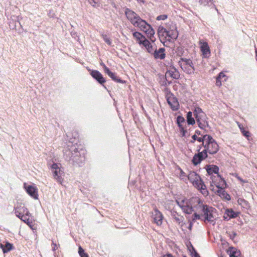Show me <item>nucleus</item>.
<instances>
[{
    "label": "nucleus",
    "mask_w": 257,
    "mask_h": 257,
    "mask_svg": "<svg viewBox=\"0 0 257 257\" xmlns=\"http://www.w3.org/2000/svg\"><path fill=\"white\" fill-rule=\"evenodd\" d=\"M127 19L134 25L135 22L138 21L140 17L135 12L128 8H126L124 11Z\"/></svg>",
    "instance_id": "obj_11"
},
{
    "label": "nucleus",
    "mask_w": 257,
    "mask_h": 257,
    "mask_svg": "<svg viewBox=\"0 0 257 257\" xmlns=\"http://www.w3.org/2000/svg\"><path fill=\"white\" fill-rule=\"evenodd\" d=\"M195 118H196L198 126L201 130H205L206 127L210 128L208 122L207 120L208 118L205 113H202L199 116Z\"/></svg>",
    "instance_id": "obj_9"
},
{
    "label": "nucleus",
    "mask_w": 257,
    "mask_h": 257,
    "mask_svg": "<svg viewBox=\"0 0 257 257\" xmlns=\"http://www.w3.org/2000/svg\"><path fill=\"white\" fill-rule=\"evenodd\" d=\"M167 17H168V16L167 15H165V14L161 15L158 16L157 17L156 20L158 21L165 20L167 18Z\"/></svg>",
    "instance_id": "obj_45"
},
{
    "label": "nucleus",
    "mask_w": 257,
    "mask_h": 257,
    "mask_svg": "<svg viewBox=\"0 0 257 257\" xmlns=\"http://www.w3.org/2000/svg\"><path fill=\"white\" fill-rule=\"evenodd\" d=\"M64 157L69 164L76 167L82 166L85 161L84 151L77 148L75 145L72 146L69 150L65 151Z\"/></svg>",
    "instance_id": "obj_1"
},
{
    "label": "nucleus",
    "mask_w": 257,
    "mask_h": 257,
    "mask_svg": "<svg viewBox=\"0 0 257 257\" xmlns=\"http://www.w3.org/2000/svg\"><path fill=\"white\" fill-rule=\"evenodd\" d=\"M134 26L139 27L140 30L144 31L151 42L154 43L156 41V38L154 36L155 32L151 25L149 24L145 20H143L140 17L138 21L135 22Z\"/></svg>",
    "instance_id": "obj_3"
},
{
    "label": "nucleus",
    "mask_w": 257,
    "mask_h": 257,
    "mask_svg": "<svg viewBox=\"0 0 257 257\" xmlns=\"http://www.w3.org/2000/svg\"><path fill=\"white\" fill-rule=\"evenodd\" d=\"M167 74H168L171 78L175 79H178L180 78L179 72L173 66L171 67L170 70H167L165 76H166Z\"/></svg>",
    "instance_id": "obj_21"
},
{
    "label": "nucleus",
    "mask_w": 257,
    "mask_h": 257,
    "mask_svg": "<svg viewBox=\"0 0 257 257\" xmlns=\"http://www.w3.org/2000/svg\"><path fill=\"white\" fill-rule=\"evenodd\" d=\"M185 119L182 115H178L176 118V123L177 125H182V123L185 122Z\"/></svg>",
    "instance_id": "obj_38"
},
{
    "label": "nucleus",
    "mask_w": 257,
    "mask_h": 257,
    "mask_svg": "<svg viewBox=\"0 0 257 257\" xmlns=\"http://www.w3.org/2000/svg\"><path fill=\"white\" fill-rule=\"evenodd\" d=\"M180 169V176L181 177H185V176H186V174L184 172H183V171Z\"/></svg>",
    "instance_id": "obj_61"
},
{
    "label": "nucleus",
    "mask_w": 257,
    "mask_h": 257,
    "mask_svg": "<svg viewBox=\"0 0 257 257\" xmlns=\"http://www.w3.org/2000/svg\"><path fill=\"white\" fill-rule=\"evenodd\" d=\"M148 40L145 36H144V37L142 38V39H140L139 40H138V43L140 45H143L144 47L146 44L147 42H148Z\"/></svg>",
    "instance_id": "obj_42"
},
{
    "label": "nucleus",
    "mask_w": 257,
    "mask_h": 257,
    "mask_svg": "<svg viewBox=\"0 0 257 257\" xmlns=\"http://www.w3.org/2000/svg\"><path fill=\"white\" fill-rule=\"evenodd\" d=\"M187 246L188 248V247H190V249H191V250H192L193 249V248H195L190 242H189V245H187Z\"/></svg>",
    "instance_id": "obj_63"
},
{
    "label": "nucleus",
    "mask_w": 257,
    "mask_h": 257,
    "mask_svg": "<svg viewBox=\"0 0 257 257\" xmlns=\"http://www.w3.org/2000/svg\"><path fill=\"white\" fill-rule=\"evenodd\" d=\"M225 76L226 75L223 72H221L218 74L216 78L221 80L222 78L225 77Z\"/></svg>",
    "instance_id": "obj_51"
},
{
    "label": "nucleus",
    "mask_w": 257,
    "mask_h": 257,
    "mask_svg": "<svg viewBox=\"0 0 257 257\" xmlns=\"http://www.w3.org/2000/svg\"><path fill=\"white\" fill-rule=\"evenodd\" d=\"M15 214L18 218L27 224L30 223L29 220L30 213L26 207L20 206L15 208Z\"/></svg>",
    "instance_id": "obj_6"
},
{
    "label": "nucleus",
    "mask_w": 257,
    "mask_h": 257,
    "mask_svg": "<svg viewBox=\"0 0 257 257\" xmlns=\"http://www.w3.org/2000/svg\"><path fill=\"white\" fill-rule=\"evenodd\" d=\"M181 62H183L184 63V64L186 66H188L190 67V68L188 69V73L189 74H191L192 73H194V71H195V68L194 67L193 63L191 60L190 59H187L185 58H182L181 57L180 58V61H179V63L180 64V66L181 68H182V65Z\"/></svg>",
    "instance_id": "obj_18"
},
{
    "label": "nucleus",
    "mask_w": 257,
    "mask_h": 257,
    "mask_svg": "<svg viewBox=\"0 0 257 257\" xmlns=\"http://www.w3.org/2000/svg\"><path fill=\"white\" fill-rule=\"evenodd\" d=\"M205 168L207 171V173L208 175H211L212 174H215L217 175H219V167L214 165H207Z\"/></svg>",
    "instance_id": "obj_23"
},
{
    "label": "nucleus",
    "mask_w": 257,
    "mask_h": 257,
    "mask_svg": "<svg viewBox=\"0 0 257 257\" xmlns=\"http://www.w3.org/2000/svg\"><path fill=\"white\" fill-rule=\"evenodd\" d=\"M191 138L192 140L190 141V143L193 144L194 143L195 141H198V137L197 136L196 134H194L193 136H192Z\"/></svg>",
    "instance_id": "obj_47"
},
{
    "label": "nucleus",
    "mask_w": 257,
    "mask_h": 257,
    "mask_svg": "<svg viewBox=\"0 0 257 257\" xmlns=\"http://www.w3.org/2000/svg\"><path fill=\"white\" fill-rule=\"evenodd\" d=\"M78 253L80 257H89L88 253L85 252L84 249L80 245L78 247Z\"/></svg>",
    "instance_id": "obj_33"
},
{
    "label": "nucleus",
    "mask_w": 257,
    "mask_h": 257,
    "mask_svg": "<svg viewBox=\"0 0 257 257\" xmlns=\"http://www.w3.org/2000/svg\"><path fill=\"white\" fill-rule=\"evenodd\" d=\"M204 149L201 151L202 153H203L205 155V157H208L207 153H209V144H207L205 143H204Z\"/></svg>",
    "instance_id": "obj_41"
},
{
    "label": "nucleus",
    "mask_w": 257,
    "mask_h": 257,
    "mask_svg": "<svg viewBox=\"0 0 257 257\" xmlns=\"http://www.w3.org/2000/svg\"><path fill=\"white\" fill-rule=\"evenodd\" d=\"M167 101L173 111H176L179 109V104L177 98L171 93L170 95L167 98Z\"/></svg>",
    "instance_id": "obj_12"
},
{
    "label": "nucleus",
    "mask_w": 257,
    "mask_h": 257,
    "mask_svg": "<svg viewBox=\"0 0 257 257\" xmlns=\"http://www.w3.org/2000/svg\"><path fill=\"white\" fill-rule=\"evenodd\" d=\"M225 188L220 187L215 191V193L219 195L222 199L227 201L231 199L230 196L225 191Z\"/></svg>",
    "instance_id": "obj_19"
},
{
    "label": "nucleus",
    "mask_w": 257,
    "mask_h": 257,
    "mask_svg": "<svg viewBox=\"0 0 257 257\" xmlns=\"http://www.w3.org/2000/svg\"><path fill=\"white\" fill-rule=\"evenodd\" d=\"M179 128V131H180V133L183 132V131H186V130L185 129V128L183 126V125H177Z\"/></svg>",
    "instance_id": "obj_55"
},
{
    "label": "nucleus",
    "mask_w": 257,
    "mask_h": 257,
    "mask_svg": "<svg viewBox=\"0 0 257 257\" xmlns=\"http://www.w3.org/2000/svg\"><path fill=\"white\" fill-rule=\"evenodd\" d=\"M206 140V137H205V135H203L202 137H198V142L200 143H205Z\"/></svg>",
    "instance_id": "obj_49"
},
{
    "label": "nucleus",
    "mask_w": 257,
    "mask_h": 257,
    "mask_svg": "<svg viewBox=\"0 0 257 257\" xmlns=\"http://www.w3.org/2000/svg\"><path fill=\"white\" fill-rule=\"evenodd\" d=\"M205 137H206L205 143L207 144H211L216 141L210 135H205Z\"/></svg>",
    "instance_id": "obj_35"
},
{
    "label": "nucleus",
    "mask_w": 257,
    "mask_h": 257,
    "mask_svg": "<svg viewBox=\"0 0 257 257\" xmlns=\"http://www.w3.org/2000/svg\"><path fill=\"white\" fill-rule=\"evenodd\" d=\"M204 143H202V144L198 146L197 147V151L199 153V152H200V150L202 148V147H204Z\"/></svg>",
    "instance_id": "obj_57"
},
{
    "label": "nucleus",
    "mask_w": 257,
    "mask_h": 257,
    "mask_svg": "<svg viewBox=\"0 0 257 257\" xmlns=\"http://www.w3.org/2000/svg\"><path fill=\"white\" fill-rule=\"evenodd\" d=\"M150 42H151L150 40H148V42H147L144 46V47L146 48L147 52L152 55L155 48L154 47L153 45Z\"/></svg>",
    "instance_id": "obj_31"
},
{
    "label": "nucleus",
    "mask_w": 257,
    "mask_h": 257,
    "mask_svg": "<svg viewBox=\"0 0 257 257\" xmlns=\"http://www.w3.org/2000/svg\"><path fill=\"white\" fill-rule=\"evenodd\" d=\"M216 86H219L221 85V80L216 78Z\"/></svg>",
    "instance_id": "obj_56"
},
{
    "label": "nucleus",
    "mask_w": 257,
    "mask_h": 257,
    "mask_svg": "<svg viewBox=\"0 0 257 257\" xmlns=\"http://www.w3.org/2000/svg\"><path fill=\"white\" fill-rule=\"evenodd\" d=\"M171 83H172L171 81H168V80L167 79V76H165V80L163 82V84H162V85L167 86L170 85V84H171Z\"/></svg>",
    "instance_id": "obj_48"
},
{
    "label": "nucleus",
    "mask_w": 257,
    "mask_h": 257,
    "mask_svg": "<svg viewBox=\"0 0 257 257\" xmlns=\"http://www.w3.org/2000/svg\"><path fill=\"white\" fill-rule=\"evenodd\" d=\"M105 73L114 81L124 84L126 82L125 80L121 79L119 76H117L115 73L111 72L110 69L107 67L105 66Z\"/></svg>",
    "instance_id": "obj_15"
},
{
    "label": "nucleus",
    "mask_w": 257,
    "mask_h": 257,
    "mask_svg": "<svg viewBox=\"0 0 257 257\" xmlns=\"http://www.w3.org/2000/svg\"><path fill=\"white\" fill-rule=\"evenodd\" d=\"M89 71H90V74L92 77L99 84L103 86L106 88V87L104 85L106 80L101 73L99 71L96 70H89Z\"/></svg>",
    "instance_id": "obj_10"
},
{
    "label": "nucleus",
    "mask_w": 257,
    "mask_h": 257,
    "mask_svg": "<svg viewBox=\"0 0 257 257\" xmlns=\"http://www.w3.org/2000/svg\"><path fill=\"white\" fill-rule=\"evenodd\" d=\"M239 214V212L234 211L232 208H227L225 210L223 219L228 221L231 218H235Z\"/></svg>",
    "instance_id": "obj_17"
},
{
    "label": "nucleus",
    "mask_w": 257,
    "mask_h": 257,
    "mask_svg": "<svg viewBox=\"0 0 257 257\" xmlns=\"http://www.w3.org/2000/svg\"><path fill=\"white\" fill-rule=\"evenodd\" d=\"M200 51L204 58H208L210 55V50L207 43H204L200 46Z\"/></svg>",
    "instance_id": "obj_20"
},
{
    "label": "nucleus",
    "mask_w": 257,
    "mask_h": 257,
    "mask_svg": "<svg viewBox=\"0 0 257 257\" xmlns=\"http://www.w3.org/2000/svg\"><path fill=\"white\" fill-rule=\"evenodd\" d=\"M102 37L104 41L108 45L111 46L112 44L111 40L105 34H102Z\"/></svg>",
    "instance_id": "obj_37"
},
{
    "label": "nucleus",
    "mask_w": 257,
    "mask_h": 257,
    "mask_svg": "<svg viewBox=\"0 0 257 257\" xmlns=\"http://www.w3.org/2000/svg\"><path fill=\"white\" fill-rule=\"evenodd\" d=\"M155 214L153 215L154 222L158 225H161L162 224L163 216L162 213L157 208L154 209Z\"/></svg>",
    "instance_id": "obj_22"
},
{
    "label": "nucleus",
    "mask_w": 257,
    "mask_h": 257,
    "mask_svg": "<svg viewBox=\"0 0 257 257\" xmlns=\"http://www.w3.org/2000/svg\"><path fill=\"white\" fill-rule=\"evenodd\" d=\"M219 179V177L218 176V175H217V176L214 177L213 180L211 182L213 183L215 185V184L218 183Z\"/></svg>",
    "instance_id": "obj_52"
},
{
    "label": "nucleus",
    "mask_w": 257,
    "mask_h": 257,
    "mask_svg": "<svg viewBox=\"0 0 257 257\" xmlns=\"http://www.w3.org/2000/svg\"><path fill=\"white\" fill-rule=\"evenodd\" d=\"M173 218L175 220L176 222H177L178 223H180L181 221H182V218H183L182 216L181 217V218H179V217H178L176 216H174Z\"/></svg>",
    "instance_id": "obj_53"
},
{
    "label": "nucleus",
    "mask_w": 257,
    "mask_h": 257,
    "mask_svg": "<svg viewBox=\"0 0 257 257\" xmlns=\"http://www.w3.org/2000/svg\"><path fill=\"white\" fill-rule=\"evenodd\" d=\"M51 168L52 169V172L54 179L56 180L58 182L62 184L63 181V179L62 177V175L64 174V172L61 171L58 165L56 163L52 164Z\"/></svg>",
    "instance_id": "obj_7"
},
{
    "label": "nucleus",
    "mask_w": 257,
    "mask_h": 257,
    "mask_svg": "<svg viewBox=\"0 0 257 257\" xmlns=\"http://www.w3.org/2000/svg\"><path fill=\"white\" fill-rule=\"evenodd\" d=\"M184 52V49L182 47H177L175 49V53L179 57H181L183 55Z\"/></svg>",
    "instance_id": "obj_34"
},
{
    "label": "nucleus",
    "mask_w": 257,
    "mask_h": 257,
    "mask_svg": "<svg viewBox=\"0 0 257 257\" xmlns=\"http://www.w3.org/2000/svg\"><path fill=\"white\" fill-rule=\"evenodd\" d=\"M194 212V213H193V214L192 216V221H195V220H196L197 219H200V217L202 216L201 213H200V214L196 212V211H195V210Z\"/></svg>",
    "instance_id": "obj_39"
},
{
    "label": "nucleus",
    "mask_w": 257,
    "mask_h": 257,
    "mask_svg": "<svg viewBox=\"0 0 257 257\" xmlns=\"http://www.w3.org/2000/svg\"><path fill=\"white\" fill-rule=\"evenodd\" d=\"M195 187L197 188L198 190H200L201 193L203 195L206 196L208 194V191H207L206 186L203 180H201L200 181L199 184L198 185H197Z\"/></svg>",
    "instance_id": "obj_26"
},
{
    "label": "nucleus",
    "mask_w": 257,
    "mask_h": 257,
    "mask_svg": "<svg viewBox=\"0 0 257 257\" xmlns=\"http://www.w3.org/2000/svg\"><path fill=\"white\" fill-rule=\"evenodd\" d=\"M214 185H215L213 183L210 182V189L215 193V191L217 190V188L215 189L214 187Z\"/></svg>",
    "instance_id": "obj_54"
},
{
    "label": "nucleus",
    "mask_w": 257,
    "mask_h": 257,
    "mask_svg": "<svg viewBox=\"0 0 257 257\" xmlns=\"http://www.w3.org/2000/svg\"><path fill=\"white\" fill-rule=\"evenodd\" d=\"M24 187L26 192L33 198L38 199V190L34 185H27L26 183L24 184Z\"/></svg>",
    "instance_id": "obj_8"
},
{
    "label": "nucleus",
    "mask_w": 257,
    "mask_h": 257,
    "mask_svg": "<svg viewBox=\"0 0 257 257\" xmlns=\"http://www.w3.org/2000/svg\"><path fill=\"white\" fill-rule=\"evenodd\" d=\"M187 177L195 187L199 184L201 180H202L200 176L194 171H190Z\"/></svg>",
    "instance_id": "obj_13"
},
{
    "label": "nucleus",
    "mask_w": 257,
    "mask_h": 257,
    "mask_svg": "<svg viewBox=\"0 0 257 257\" xmlns=\"http://www.w3.org/2000/svg\"><path fill=\"white\" fill-rule=\"evenodd\" d=\"M186 121L188 125H193L195 123V120L192 117V112L188 111L186 114Z\"/></svg>",
    "instance_id": "obj_29"
},
{
    "label": "nucleus",
    "mask_w": 257,
    "mask_h": 257,
    "mask_svg": "<svg viewBox=\"0 0 257 257\" xmlns=\"http://www.w3.org/2000/svg\"><path fill=\"white\" fill-rule=\"evenodd\" d=\"M209 154L210 155H214L218 151L219 146L215 141L209 144Z\"/></svg>",
    "instance_id": "obj_25"
},
{
    "label": "nucleus",
    "mask_w": 257,
    "mask_h": 257,
    "mask_svg": "<svg viewBox=\"0 0 257 257\" xmlns=\"http://www.w3.org/2000/svg\"><path fill=\"white\" fill-rule=\"evenodd\" d=\"M226 233L228 234L230 238L232 240H233L237 235V234L235 232H233L232 233H230L229 231H226Z\"/></svg>",
    "instance_id": "obj_46"
},
{
    "label": "nucleus",
    "mask_w": 257,
    "mask_h": 257,
    "mask_svg": "<svg viewBox=\"0 0 257 257\" xmlns=\"http://www.w3.org/2000/svg\"><path fill=\"white\" fill-rule=\"evenodd\" d=\"M196 198H192L185 202V199L181 201L176 200L177 204L182 209V211L186 214H190L194 211V206L196 203L195 200Z\"/></svg>",
    "instance_id": "obj_4"
},
{
    "label": "nucleus",
    "mask_w": 257,
    "mask_h": 257,
    "mask_svg": "<svg viewBox=\"0 0 257 257\" xmlns=\"http://www.w3.org/2000/svg\"><path fill=\"white\" fill-rule=\"evenodd\" d=\"M89 3L93 7H97L98 6V0H88Z\"/></svg>",
    "instance_id": "obj_43"
},
{
    "label": "nucleus",
    "mask_w": 257,
    "mask_h": 257,
    "mask_svg": "<svg viewBox=\"0 0 257 257\" xmlns=\"http://www.w3.org/2000/svg\"><path fill=\"white\" fill-rule=\"evenodd\" d=\"M0 248L2 249L4 253H6L14 249V247L12 243L6 241L3 243H0Z\"/></svg>",
    "instance_id": "obj_24"
},
{
    "label": "nucleus",
    "mask_w": 257,
    "mask_h": 257,
    "mask_svg": "<svg viewBox=\"0 0 257 257\" xmlns=\"http://www.w3.org/2000/svg\"><path fill=\"white\" fill-rule=\"evenodd\" d=\"M187 133V130H186L185 131H183V132L180 133L182 137H185L186 136V134Z\"/></svg>",
    "instance_id": "obj_60"
},
{
    "label": "nucleus",
    "mask_w": 257,
    "mask_h": 257,
    "mask_svg": "<svg viewBox=\"0 0 257 257\" xmlns=\"http://www.w3.org/2000/svg\"><path fill=\"white\" fill-rule=\"evenodd\" d=\"M218 176L219 177V179L218 180V183L215 184V186L217 189L220 187L226 188L227 185L224 178L221 177L220 174H219Z\"/></svg>",
    "instance_id": "obj_27"
},
{
    "label": "nucleus",
    "mask_w": 257,
    "mask_h": 257,
    "mask_svg": "<svg viewBox=\"0 0 257 257\" xmlns=\"http://www.w3.org/2000/svg\"><path fill=\"white\" fill-rule=\"evenodd\" d=\"M236 178L239 180L240 182H242V183H246L247 182V181L243 180L241 177H240L239 176H238L237 175H236Z\"/></svg>",
    "instance_id": "obj_58"
},
{
    "label": "nucleus",
    "mask_w": 257,
    "mask_h": 257,
    "mask_svg": "<svg viewBox=\"0 0 257 257\" xmlns=\"http://www.w3.org/2000/svg\"><path fill=\"white\" fill-rule=\"evenodd\" d=\"M155 49H154L152 55L155 59L163 60L166 57L165 49L164 48H160L157 49V46L155 45Z\"/></svg>",
    "instance_id": "obj_14"
},
{
    "label": "nucleus",
    "mask_w": 257,
    "mask_h": 257,
    "mask_svg": "<svg viewBox=\"0 0 257 257\" xmlns=\"http://www.w3.org/2000/svg\"><path fill=\"white\" fill-rule=\"evenodd\" d=\"M199 3L201 5L203 6H208L209 7H212L211 8H215V9L218 11L215 5L213 3V0H199Z\"/></svg>",
    "instance_id": "obj_28"
},
{
    "label": "nucleus",
    "mask_w": 257,
    "mask_h": 257,
    "mask_svg": "<svg viewBox=\"0 0 257 257\" xmlns=\"http://www.w3.org/2000/svg\"><path fill=\"white\" fill-rule=\"evenodd\" d=\"M237 202L239 204L241 205L242 204L244 203L245 204H246L247 201L245 200L244 199L242 198H239L237 200Z\"/></svg>",
    "instance_id": "obj_50"
},
{
    "label": "nucleus",
    "mask_w": 257,
    "mask_h": 257,
    "mask_svg": "<svg viewBox=\"0 0 257 257\" xmlns=\"http://www.w3.org/2000/svg\"><path fill=\"white\" fill-rule=\"evenodd\" d=\"M202 113H205L204 112H203L202 109L199 107H195L194 110H193V114L195 117H197L198 116H199V115H201Z\"/></svg>",
    "instance_id": "obj_32"
},
{
    "label": "nucleus",
    "mask_w": 257,
    "mask_h": 257,
    "mask_svg": "<svg viewBox=\"0 0 257 257\" xmlns=\"http://www.w3.org/2000/svg\"><path fill=\"white\" fill-rule=\"evenodd\" d=\"M195 201H196V203L193 207L194 211L195 210L201 213V216H203V219L202 220L205 223L209 222L214 224L215 221L213 213L216 211V209L209 205H204L199 198H196Z\"/></svg>",
    "instance_id": "obj_2"
},
{
    "label": "nucleus",
    "mask_w": 257,
    "mask_h": 257,
    "mask_svg": "<svg viewBox=\"0 0 257 257\" xmlns=\"http://www.w3.org/2000/svg\"><path fill=\"white\" fill-rule=\"evenodd\" d=\"M239 127L240 128V130H241V132L242 135L244 137L248 138L250 136V133L248 131L244 130L243 128H241L240 126H239Z\"/></svg>",
    "instance_id": "obj_44"
},
{
    "label": "nucleus",
    "mask_w": 257,
    "mask_h": 257,
    "mask_svg": "<svg viewBox=\"0 0 257 257\" xmlns=\"http://www.w3.org/2000/svg\"><path fill=\"white\" fill-rule=\"evenodd\" d=\"M188 250L190 252L191 257H200L199 254L197 252L195 248H193L192 250H191L190 247H188Z\"/></svg>",
    "instance_id": "obj_40"
},
{
    "label": "nucleus",
    "mask_w": 257,
    "mask_h": 257,
    "mask_svg": "<svg viewBox=\"0 0 257 257\" xmlns=\"http://www.w3.org/2000/svg\"><path fill=\"white\" fill-rule=\"evenodd\" d=\"M163 257H174V256L170 253H167L164 255Z\"/></svg>",
    "instance_id": "obj_62"
},
{
    "label": "nucleus",
    "mask_w": 257,
    "mask_h": 257,
    "mask_svg": "<svg viewBox=\"0 0 257 257\" xmlns=\"http://www.w3.org/2000/svg\"><path fill=\"white\" fill-rule=\"evenodd\" d=\"M189 226H188V229L189 230H191L192 229V226H193L192 221H189Z\"/></svg>",
    "instance_id": "obj_59"
},
{
    "label": "nucleus",
    "mask_w": 257,
    "mask_h": 257,
    "mask_svg": "<svg viewBox=\"0 0 257 257\" xmlns=\"http://www.w3.org/2000/svg\"><path fill=\"white\" fill-rule=\"evenodd\" d=\"M157 34L161 42L163 43L164 46L165 45L164 44V42H163L162 41V38L164 37L166 39L168 37L170 39L176 40L178 37V32L176 29L175 30H172L168 31L162 26H159L158 27Z\"/></svg>",
    "instance_id": "obj_5"
},
{
    "label": "nucleus",
    "mask_w": 257,
    "mask_h": 257,
    "mask_svg": "<svg viewBox=\"0 0 257 257\" xmlns=\"http://www.w3.org/2000/svg\"><path fill=\"white\" fill-rule=\"evenodd\" d=\"M227 253L229 254V257H237L240 255V252L238 251L233 247L229 248L227 251Z\"/></svg>",
    "instance_id": "obj_30"
},
{
    "label": "nucleus",
    "mask_w": 257,
    "mask_h": 257,
    "mask_svg": "<svg viewBox=\"0 0 257 257\" xmlns=\"http://www.w3.org/2000/svg\"><path fill=\"white\" fill-rule=\"evenodd\" d=\"M208 157H205V155L201 152L195 154L191 160V162L195 166L200 164V163L206 159Z\"/></svg>",
    "instance_id": "obj_16"
},
{
    "label": "nucleus",
    "mask_w": 257,
    "mask_h": 257,
    "mask_svg": "<svg viewBox=\"0 0 257 257\" xmlns=\"http://www.w3.org/2000/svg\"><path fill=\"white\" fill-rule=\"evenodd\" d=\"M195 134H196V135H199V136L202 135L201 132L199 130H196L195 132Z\"/></svg>",
    "instance_id": "obj_64"
},
{
    "label": "nucleus",
    "mask_w": 257,
    "mask_h": 257,
    "mask_svg": "<svg viewBox=\"0 0 257 257\" xmlns=\"http://www.w3.org/2000/svg\"><path fill=\"white\" fill-rule=\"evenodd\" d=\"M133 37L136 39L137 41L139 40L144 37V36L141 33L139 32H135L133 33Z\"/></svg>",
    "instance_id": "obj_36"
}]
</instances>
